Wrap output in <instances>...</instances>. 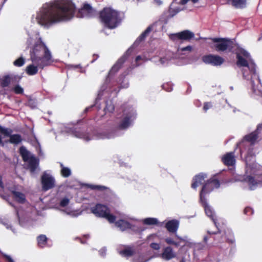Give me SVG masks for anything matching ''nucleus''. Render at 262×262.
Returning <instances> with one entry per match:
<instances>
[{"mask_svg": "<svg viewBox=\"0 0 262 262\" xmlns=\"http://www.w3.org/2000/svg\"><path fill=\"white\" fill-rule=\"evenodd\" d=\"M178 241H175L170 237L165 238V242L168 245H172L176 247H178L181 245L182 242H185V240L181 237H178Z\"/></svg>", "mask_w": 262, "mask_h": 262, "instance_id": "nucleus-33", "label": "nucleus"}, {"mask_svg": "<svg viewBox=\"0 0 262 262\" xmlns=\"http://www.w3.org/2000/svg\"><path fill=\"white\" fill-rule=\"evenodd\" d=\"M236 8L242 9L246 7L247 0H228Z\"/></svg>", "mask_w": 262, "mask_h": 262, "instance_id": "nucleus-29", "label": "nucleus"}, {"mask_svg": "<svg viewBox=\"0 0 262 262\" xmlns=\"http://www.w3.org/2000/svg\"><path fill=\"white\" fill-rule=\"evenodd\" d=\"M236 57L237 59L236 65L238 67H247L252 73L255 72L254 68H251L249 64L247 59L250 58L251 56L250 54L245 49H240L235 53Z\"/></svg>", "mask_w": 262, "mask_h": 262, "instance_id": "nucleus-5", "label": "nucleus"}, {"mask_svg": "<svg viewBox=\"0 0 262 262\" xmlns=\"http://www.w3.org/2000/svg\"><path fill=\"white\" fill-rule=\"evenodd\" d=\"M2 180V176L0 175V188H1L2 189H4V186Z\"/></svg>", "mask_w": 262, "mask_h": 262, "instance_id": "nucleus-51", "label": "nucleus"}, {"mask_svg": "<svg viewBox=\"0 0 262 262\" xmlns=\"http://www.w3.org/2000/svg\"><path fill=\"white\" fill-rule=\"evenodd\" d=\"M245 161L247 170L251 169L250 172L254 173L255 170L254 169L257 167V165L255 163V155L251 154L250 152H248L247 156L246 157Z\"/></svg>", "mask_w": 262, "mask_h": 262, "instance_id": "nucleus-17", "label": "nucleus"}, {"mask_svg": "<svg viewBox=\"0 0 262 262\" xmlns=\"http://www.w3.org/2000/svg\"><path fill=\"white\" fill-rule=\"evenodd\" d=\"M81 243L82 244H85V243H86V242H85L82 241L81 240Z\"/></svg>", "mask_w": 262, "mask_h": 262, "instance_id": "nucleus-60", "label": "nucleus"}, {"mask_svg": "<svg viewBox=\"0 0 262 262\" xmlns=\"http://www.w3.org/2000/svg\"><path fill=\"white\" fill-rule=\"evenodd\" d=\"M244 213L246 215H250L253 214V210L251 207H246L244 210Z\"/></svg>", "mask_w": 262, "mask_h": 262, "instance_id": "nucleus-44", "label": "nucleus"}, {"mask_svg": "<svg viewBox=\"0 0 262 262\" xmlns=\"http://www.w3.org/2000/svg\"><path fill=\"white\" fill-rule=\"evenodd\" d=\"M75 5L71 0H54L44 4L38 16H74Z\"/></svg>", "mask_w": 262, "mask_h": 262, "instance_id": "nucleus-1", "label": "nucleus"}, {"mask_svg": "<svg viewBox=\"0 0 262 262\" xmlns=\"http://www.w3.org/2000/svg\"><path fill=\"white\" fill-rule=\"evenodd\" d=\"M169 37L173 41H189L194 37V34L188 30H185L177 33L171 34Z\"/></svg>", "mask_w": 262, "mask_h": 262, "instance_id": "nucleus-9", "label": "nucleus"}, {"mask_svg": "<svg viewBox=\"0 0 262 262\" xmlns=\"http://www.w3.org/2000/svg\"><path fill=\"white\" fill-rule=\"evenodd\" d=\"M38 69H41L37 64L32 63L28 65L26 67V72L29 75L32 76L38 73Z\"/></svg>", "mask_w": 262, "mask_h": 262, "instance_id": "nucleus-25", "label": "nucleus"}, {"mask_svg": "<svg viewBox=\"0 0 262 262\" xmlns=\"http://www.w3.org/2000/svg\"><path fill=\"white\" fill-rule=\"evenodd\" d=\"M20 77L14 75H5L1 80L0 85L2 88H6L12 83L18 82Z\"/></svg>", "mask_w": 262, "mask_h": 262, "instance_id": "nucleus-18", "label": "nucleus"}, {"mask_svg": "<svg viewBox=\"0 0 262 262\" xmlns=\"http://www.w3.org/2000/svg\"><path fill=\"white\" fill-rule=\"evenodd\" d=\"M182 10V9L180 8L179 6H176V3H172L170 5L168 10L170 14V16H174Z\"/></svg>", "mask_w": 262, "mask_h": 262, "instance_id": "nucleus-31", "label": "nucleus"}, {"mask_svg": "<svg viewBox=\"0 0 262 262\" xmlns=\"http://www.w3.org/2000/svg\"><path fill=\"white\" fill-rule=\"evenodd\" d=\"M121 13L111 7H104L99 12V16H119Z\"/></svg>", "mask_w": 262, "mask_h": 262, "instance_id": "nucleus-20", "label": "nucleus"}, {"mask_svg": "<svg viewBox=\"0 0 262 262\" xmlns=\"http://www.w3.org/2000/svg\"><path fill=\"white\" fill-rule=\"evenodd\" d=\"M203 61L206 64H210L214 66L221 65L224 61L222 57L213 54H209L202 57Z\"/></svg>", "mask_w": 262, "mask_h": 262, "instance_id": "nucleus-11", "label": "nucleus"}, {"mask_svg": "<svg viewBox=\"0 0 262 262\" xmlns=\"http://www.w3.org/2000/svg\"><path fill=\"white\" fill-rule=\"evenodd\" d=\"M70 66L74 69H78V68H81V66L80 64H76V65H72L71 64V65H70Z\"/></svg>", "mask_w": 262, "mask_h": 262, "instance_id": "nucleus-53", "label": "nucleus"}, {"mask_svg": "<svg viewBox=\"0 0 262 262\" xmlns=\"http://www.w3.org/2000/svg\"><path fill=\"white\" fill-rule=\"evenodd\" d=\"M41 183L42 190L46 191L55 187V180L52 176L44 172L41 177Z\"/></svg>", "mask_w": 262, "mask_h": 262, "instance_id": "nucleus-10", "label": "nucleus"}, {"mask_svg": "<svg viewBox=\"0 0 262 262\" xmlns=\"http://www.w3.org/2000/svg\"><path fill=\"white\" fill-rule=\"evenodd\" d=\"M30 59L34 64H37L42 70L53 62L51 53L43 42L41 38H38L30 51Z\"/></svg>", "mask_w": 262, "mask_h": 262, "instance_id": "nucleus-2", "label": "nucleus"}, {"mask_svg": "<svg viewBox=\"0 0 262 262\" xmlns=\"http://www.w3.org/2000/svg\"><path fill=\"white\" fill-rule=\"evenodd\" d=\"M154 2L155 3H156L157 4L160 5L162 4V1L161 0H154Z\"/></svg>", "mask_w": 262, "mask_h": 262, "instance_id": "nucleus-55", "label": "nucleus"}, {"mask_svg": "<svg viewBox=\"0 0 262 262\" xmlns=\"http://www.w3.org/2000/svg\"><path fill=\"white\" fill-rule=\"evenodd\" d=\"M200 203L203 207L206 214L212 220L217 230L215 232L208 231V233L209 234H216L217 233H221V231L219 228V226L216 222L214 212L211 208V206L207 204V199H203L202 200H200Z\"/></svg>", "mask_w": 262, "mask_h": 262, "instance_id": "nucleus-7", "label": "nucleus"}, {"mask_svg": "<svg viewBox=\"0 0 262 262\" xmlns=\"http://www.w3.org/2000/svg\"><path fill=\"white\" fill-rule=\"evenodd\" d=\"M135 251L130 247H127V248L121 250L120 254L123 256L128 257L133 256L135 254Z\"/></svg>", "mask_w": 262, "mask_h": 262, "instance_id": "nucleus-32", "label": "nucleus"}, {"mask_svg": "<svg viewBox=\"0 0 262 262\" xmlns=\"http://www.w3.org/2000/svg\"><path fill=\"white\" fill-rule=\"evenodd\" d=\"M206 174L203 173H200L198 174L195 175L192 179V183L191 185V188L194 189H196L200 185L203 184V182L204 181L205 179L206 178Z\"/></svg>", "mask_w": 262, "mask_h": 262, "instance_id": "nucleus-21", "label": "nucleus"}, {"mask_svg": "<svg viewBox=\"0 0 262 262\" xmlns=\"http://www.w3.org/2000/svg\"><path fill=\"white\" fill-rule=\"evenodd\" d=\"M93 106H91V107H86L85 110H84V112L85 113L88 112L91 108H92V107H93Z\"/></svg>", "mask_w": 262, "mask_h": 262, "instance_id": "nucleus-56", "label": "nucleus"}, {"mask_svg": "<svg viewBox=\"0 0 262 262\" xmlns=\"http://www.w3.org/2000/svg\"><path fill=\"white\" fill-rule=\"evenodd\" d=\"M13 199L18 203L24 204L26 201L25 195L20 192L15 190L11 191Z\"/></svg>", "mask_w": 262, "mask_h": 262, "instance_id": "nucleus-26", "label": "nucleus"}, {"mask_svg": "<svg viewBox=\"0 0 262 262\" xmlns=\"http://www.w3.org/2000/svg\"><path fill=\"white\" fill-rule=\"evenodd\" d=\"M38 245L40 247H43L47 243V237L45 235L41 234L37 237Z\"/></svg>", "mask_w": 262, "mask_h": 262, "instance_id": "nucleus-35", "label": "nucleus"}, {"mask_svg": "<svg viewBox=\"0 0 262 262\" xmlns=\"http://www.w3.org/2000/svg\"><path fill=\"white\" fill-rule=\"evenodd\" d=\"M181 262H184V259H182L181 260Z\"/></svg>", "mask_w": 262, "mask_h": 262, "instance_id": "nucleus-62", "label": "nucleus"}, {"mask_svg": "<svg viewBox=\"0 0 262 262\" xmlns=\"http://www.w3.org/2000/svg\"><path fill=\"white\" fill-rule=\"evenodd\" d=\"M133 117V116L131 114H126L117 125L116 128L118 130L126 129L132 123Z\"/></svg>", "mask_w": 262, "mask_h": 262, "instance_id": "nucleus-16", "label": "nucleus"}, {"mask_svg": "<svg viewBox=\"0 0 262 262\" xmlns=\"http://www.w3.org/2000/svg\"><path fill=\"white\" fill-rule=\"evenodd\" d=\"M118 17H100V21L103 23L104 26L110 29H113L116 27L119 23Z\"/></svg>", "mask_w": 262, "mask_h": 262, "instance_id": "nucleus-19", "label": "nucleus"}, {"mask_svg": "<svg viewBox=\"0 0 262 262\" xmlns=\"http://www.w3.org/2000/svg\"><path fill=\"white\" fill-rule=\"evenodd\" d=\"M69 199L64 198L63 199H62L60 202V206L62 207H66L69 204Z\"/></svg>", "mask_w": 262, "mask_h": 262, "instance_id": "nucleus-42", "label": "nucleus"}, {"mask_svg": "<svg viewBox=\"0 0 262 262\" xmlns=\"http://www.w3.org/2000/svg\"><path fill=\"white\" fill-rule=\"evenodd\" d=\"M179 222L177 220H172L168 221L165 224V228L169 232L175 233L178 229Z\"/></svg>", "mask_w": 262, "mask_h": 262, "instance_id": "nucleus-23", "label": "nucleus"}, {"mask_svg": "<svg viewBox=\"0 0 262 262\" xmlns=\"http://www.w3.org/2000/svg\"><path fill=\"white\" fill-rule=\"evenodd\" d=\"M2 138L0 136V143H2Z\"/></svg>", "mask_w": 262, "mask_h": 262, "instance_id": "nucleus-59", "label": "nucleus"}, {"mask_svg": "<svg viewBox=\"0 0 262 262\" xmlns=\"http://www.w3.org/2000/svg\"><path fill=\"white\" fill-rule=\"evenodd\" d=\"M168 83H164L163 84L162 87H163V89L165 90L166 91H167L168 92H170L172 90V89L171 86L170 88H166V86H168Z\"/></svg>", "mask_w": 262, "mask_h": 262, "instance_id": "nucleus-49", "label": "nucleus"}, {"mask_svg": "<svg viewBox=\"0 0 262 262\" xmlns=\"http://www.w3.org/2000/svg\"><path fill=\"white\" fill-rule=\"evenodd\" d=\"M140 59H141V57L140 56H138L136 58V60L138 61V60H140Z\"/></svg>", "mask_w": 262, "mask_h": 262, "instance_id": "nucleus-58", "label": "nucleus"}, {"mask_svg": "<svg viewBox=\"0 0 262 262\" xmlns=\"http://www.w3.org/2000/svg\"><path fill=\"white\" fill-rule=\"evenodd\" d=\"M99 57V55L97 54L93 55V59L92 61V62H94Z\"/></svg>", "mask_w": 262, "mask_h": 262, "instance_id": "nucleus-52", "label": "nucleus"}, {"mask_svg": "<svg viewBox=\"0 0 262 262\" xmlns=\"http://www.w3.org/2000/svg\"><path fill=\"white\" fill-rule=\"evenodd\" d=\"M4 257L9 262H14L13 259L9 255H4Z\"/></svg>", "mask_w": 262, "mask_h": 262, "instance_id": "nucleus-50", "label": "nucleus"}, {"mask_svg": "<svg viewBox=\"0 0 262 262\" xmlns=\"http://www.w3.org/2000/svg\"><path fill=\"white\" fill-rule=\"evenodd\" d=\"M72 133H73L74 135L78 138H83L84 136V134L81 132L79 129H77V128L74 129Z\"/></svg>", "mask_w": 262, "mask_h": 262, "instance_id": "nucleus-40", "label": "nucleus"}, {"mask_svg": "<svg viewBox=\"0 0 262 262\" xmlns=\"http://www.w3.org/2000/svg\"><path fill=\"white\" fill-rule=\"evenodd\" d=\"M243 76H245V73L244 72H243Z\"/></svg>", "mask_w": 262, "mask_h": 262, "instance_id": "nucleus-61", "label": "nucleus"}, {"mask_svg": "<svg viewBox=\"0 0 262 262\" xmlns=\"http://www.w3.org/2000/svg\"><path fill=\"white\" fill-rule=\"evenodd\" d=\"M258 138V134L256 131L253 132L245 137V139L253 145Z\"/></svg>", "mask_w": 262, "mask_h": 262, "instance_id": "nucleus-30", "label": "nucleus"}, {"mask_svg": "<svg viewBox=\"0 0 262 262\" xmlns=\"http://www.w3.org/2000/svg\"><path fill=\"white\" fill-rule=\"evenodd\" d=\"M151 30V27L149 26L142 33V34L140 35L142 37H143L144 38H145L147 36V35L149 34V33Z\"/></svg>", "mask_w": 262, "mask_h": 262, "instance_id": "nucleus-43", "label": "nucleus"}, {"mask_svg": "<svg viewBox=\"0 0 262 262\" xmlns=\"http://www.w3.org/2000/svg\"><path fill=\"white\" fill-rule=\"evenodd\" d=\"M13 91L16 94H22L24 93V89L19 85H16L13 88Z\"/></svg>", "mask_w": 262, "mask_h": 262, "instance_id": "nucleus-41", "label": "nucleus"}, {"mask_svg": "<svg viewBox=\"0 0 262 262\" xmlns=\"http://www.w3.org/2000/svg\"><path fill=\"white\" fill-rule=\"evenodd\" d=\"M245 180L248 183L250 189L254 190L258 185H262V173L256 175L255 177L247 176Z\"/></svg>", "mask_w": 262, "mask_h": 262, "instance_id": "nucleus-14", "label": "nucleus"}, {"mask_svg": "<svg viewBox=\"0 0 262 262\" xmlns=\"http://www.w3.org/2000/svg\"><path fill=\"white\" fill-rule=\"evenodd\" d=\"M222 162L228 166H233L235 163V159L233 152H228L222 158Z\"/></svg>", "mask_w": 262, "mask_h": 262, "instance_id": "nucleus-22", "label": "nucleus"}, {"mask_svg": "<svg viewBox=\"0 0 262 262\" xmlns=\"http://www.w3.org/2000/svg\"><path fill=\"white\" fill-rule=\"evenodd\" d=\"M212 106L211 102H205L203 106V110L206 112Z\"/></svg>", "mask_w": 262, "mask_h": 262, "instance_id": "nucleus-46", "label": "nucleus"}, {"mask_svg": "<svg viewBox=\"0 0 262 262\" xmlns=\"http://www.w3.org/2000/svg\"><path fill=\"white\" fill-rule=\"evenodd\" d=\"M143 223L148 225H155L158 224V221L156 218H146L143 220Z\"/></svg>", "mask_w": 262, "mask_h": 262, "instance_id": "nucleus-37", "label": "nucleus"}, {"mask_svg": "<svg viewBox=\"0 0 262 262\" xmlns=\"http://www.w3.org/2000/svg\"><path fill=\"white\" fill-rule=\"evenodd\" d=\"M134 262H145V261H139L137 258H134Z\"/></svg>", "mask_w": 262, "mask_h": 262, "instance_id": "nucleus-57", "label": "nucleus"}, {"mask_svg": "<svg viewBox=\"0 0 262 262\" xmlns=\"http://www.w3.org/2000/svg\"><path fill=\"white\" fill-rule=\"evenodd\" d=\"M176 256V254L173 251L172 248L168 246L163 249L162 253V257L167 260L171 259Z\"/></svg>", "mask_w": 262, "mask_h": 262, "instance_id": "nucleus-24", "label": "nucleus"}, {"mask_svg": "<svg viewBox=\"0 0 262 262\" xmlns=\"http://www.w3.org/2000/svg\"><path fill=\"white\" fill-rule=\"evenodd\" d=\"M230 243H233V241L232 240H231V241H230Z\"/></svg>", "mask_w": 262, "mask_h": 262, "instance_id": "nucleus-63", "label": "nucleus"}, {"mask_svg": "<svg viewBox=\"0 0 262 262\" xmlns=\"http://www.w3.org/2000/svg\"><path fill=\"white\" fill-rule=\"evenodd\" d=\"M96 12L92 6L86 2L82 4V7L78 11L80 16H92Z\"/></svg>", "mask_w": 262, "mask_h": 262, "instance_id": "nucleus-15", "label": "nucleus"}, {"mask_svg": "<svg viewBox=\"0 0 262 262\" xmlns=\"http://www.w3.org/2000/svg\"><path fill=\"white\" fill-rule=\"evenodd\" d=\"M220 186V182L216 179H210L205 183L200 192V200L206 199L205 195L209 194L214 188H218Z\"/></svg>", "mask_w": 262, "mask_h": 262, "instance_id": "nucleus-6", "label": "nucleus"}, {"mask_svg": "<svg viewBox=\"0 0 262 262\" xmlns=\"http://www.w3.org/2000/svg\"><path fill=\"white\" fill-rule=\"evenodd\" d=\"M145 39V38H144L143 37H142L141 35H140L138 38H137V41H138L139 42H141L143 40H144Z\"/></svg>", "mask_w": 262, "mask_h": 262, "instance_id": "nucleus-54", "label": "nucleus"}, {"mask_svg": "<svg viewBox=\"0 0 262 262\" xmlns=\"http://www.w3.org/2000/svg\"><path fill=\"white\" fill-rule=\"evenodd\" d=\"M92 188L93 189H96L98 190L103 191L106 189V187L101 185H92Z\"/></svg>", "mask_w": 262, "mask_h": 262, "instance_id": "nucleus-45", "label": "nucleus"}, {"mask_svg": "<svg viewBox=\"0 0 262 262\" xmlns=\"http://www.w3.org/2000/svg\"><path fill=\"white\" fill-rule=\"evenodd\" d=\"M115 225L119 228L121 230L124 231L126 229H130L132 228L131 224L127 221L124 220H119L117 222H114Z\"/></svg>", "mask_w": 262, "mask_h": 262, "instance_id": "nucleus-27", "label": "nucleus"}, {"mask_svg": "<svg viewBox=\"0 0 262 262\" xmlns=\"http://www.w3.org/2000/svg\"><path fill=\"white\" fill-rule=\"evenodd\" d=\"M62 167L61 170V174L62 177L64 178H68L71 174V171L68 167H64L62 164L60 165Z\"/></svg>", "mask_w": 262, "mask_h": 262, "instance_id": "nucleus-36", "label": "nucleus"}, {"mask_svg": "<svg viewBox=\"0 0 262 262\" xmlns=\"http://www.w3.org/2000/svg\"><path fill=\"white\" fill-rule=\"evenodd\" d=\"M115 110V106L112 103H108L107 102L106 103L105 107L104 108V111L105 112H110V113H113V112Z\"/></svg>", "mask_w": 262, "mask_h": 262, "instance_id": "nucleus-39", "label": "nucleus"}, {"mask_svg": "<svg viewBox=\"0 0 262 262\" xmlns=\"http://www.w3.org/2000/svg\"><path fill=\"white\" fill-rule=\"evenodd\" d=\"M0 132L6 136H9V142L14 144H18L22 141L21 136L19 134L11 135L12 130L9 131L0 125Z\"/></svg>", "mask_w": 262, "mask_h": 262, "instance_id": "nucleus-13", "label": "nucleus"}, {"mask_svg": "<svg viewBox=\"0 0 262 262\" xmlns=\"http://www.w3.org/2000/svg\"><path fill=\"white\" fill-rule=\"evenodd\" d=\"M36 21L41 26L49 28L62 21L69 20L72 17H35Z\"/></svg>", "mask_w": 262, "mask_h": 262, "instance_id": "nucleus-8", "label": "nucleus"}, {"mask_svg": "<svg viewBox=\"0 0 262 262\" xmlns=\"http://www.w3.org/2000/svg\"><path fill=\"white\" fill-rule=\"evenodd\" d=\"M214 43L213 48L217 52H224L227 50L231 51L233 48L234 42L230 39L227 38H209Z\"/></svg>", "mask_w": 262, "mask_h": 262, "instance_id": "nucleus-4", "label": "nucleus"}, {"mask_svg": "<svg viewBox=\"0 0 262 262\" xmlns=\"http://www.w3.org/2000/svg\"><path fill=\"white\" fill-rule=\"evenodd\" d=\"M129 55V51L127 50L124 55L121 57L110 70L108 77L112 76L117 73L122 67L125 61L127 60Z\"/></svg>", "mask_w": 262, "mask_h": 262, "instance_id": "nucleus-12", "label": "nucleus"}, {"mask_svg": "<svg viewBox=\"0 0 262 262\" xmlns=\"http://www.w3.org/2000/svg\"><path fill=\"white\" fill-rule=\"evenodd\" d=\"M28 162V166L31 172H34L39 164L38 160L34 157H31Z\"/></svg>", "mask_w": 262, "mask_h": 262, "instance_id": "nucleus-28", "label": "nucleus"}, {"mask_svg": "<svg viewBox=\"0 0 262 262\" xmlns=\"http://www.w3.org/2000/svg\"><path fill=\"white\" fill-rule=\"evenodd\" d=\"M150 247L154 250H158L160 249V245L158 243H152L150 245Z\"/></svg>", "mask_w": 262, "mask_h": 262, "instance_id": "nucleus-47", "label": "nucleus"}, {"mask_svg": "<svg viewBox=\"0 0 262 262\" xmlns=\"http://www.w3.org/2000/svg\"><path fill=\"white\" fill-rule=\"evenodd\" d=\"M25 63V60L23 57H19L18 59H17L16 60H15L13 62V64L16 67H21L23 66Z\"/></svg>", "mask_w": 262, "mask_h": 262, "instance_id": "nucleus-38", "label": "nucleus"}, {"mask_svg": "<svg viewBox=\"0 0 262 262\" xmlns=\"http://www.w3.org/2000/svg\"><path fill=\"white\" fill-rule=\"evenodd\" d=\"M19 153L24 162L29 161L30 157H29V152L24 146H21L19 148Z\"/></svg>", "mask_w": 262, "mask_h": 262, "instance_id": "nucleus-34", "label": "nucleus"}, {"mask_svg": "<svg viewBox=\"0 0 262 262\" xmlns=\"http://www.w3.org/2000/svg\"><path fill=\"white\" fill-rule=\"evenodd\" d=\"M192 49V47L191 46H188L186 47H184L181 49V51L184 52L185 51H191Z\"/></svg>", "mask_w": 262, "mask_h": 262, "instance_id": "nucleus-48", "label": "nucleus"}, {"mask_svg": "<svg viewBox=\"0 0 262 262\" xmlns=\"http://www.w3.org/2000/svg\"><path fill=\"white\" fill-rule=\"evenodd\" d=\"M91 210L96 216L104 218L110 223H114L116 219V216L111 214L110 210L106 205L97 203L91 208Z\"/></svg>", "mask_w": 262, "mask_h": 262, "instance_id": "nucleus-3", "label": "nucleus"}, {"mask_svg": "<svg viewBox=\"0 0 262 262\" xmlns=\"http://www.w3.org/2000/svg\"><path fill=\"white\" fill-rule=\"evenodd\" d=\"M85 236H86V237H89V235H85Z\"/></svg>", "mask_w": 262, "mask_h": 262, "instance_id": "nucleus-64", "label": "nucleus"}]
</instances>
